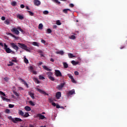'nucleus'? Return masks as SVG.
<instances>
[{
  "label": "nucleus",
  "instance_id": "34",
  "mask_svg": "<svg viewBox=\"0 0 127 127\" xmlns=\"http://www.w3.org/2000/svg\"><path fill=\"white\" fill-rule=\"evenodd\" d=\"M28 12H29V14L31 16H33V15H34V13L31 12V11H28Z\"/></svg>",
  "mask_w": 127,
  "mask_h": 127
},
{
  "label": "nucleus",
  "instance_id": "22",
  "mask_svg": "<svg viewBox=\"0 0 127 127\" xmlns=\"http://www.w3.org/2000/svg\"><path fill=\"white\" fill-rule=\"evenodd\" d=\"M68 10H69V11H71V10H70V9H64L63 10V12L66 14L68 12Z\"/></svg>",
  "mask_w": 127,
  "mask_h": 127
},
{
  "label": "nucleus",
  "instance_id": "6",
  "mask_svg": "<svg viewBox=\"0 0 127 127\" xmlns=\"http://www.w3.org/2000/svg\"><path fill=\"white\" fill-rule=\"evenodd\" d=\"M10 45L11 47H12L13 49H14V50H16V51H18V49H19L17 45L14 44V43H10Z\"/></svg>",
  "mask_w": 127,
  "mask_h": 127
},
{
  "label": "nucleus",
  "instance_id": "61",
  "mask_svg": "<svg viewBox=\"0 0 127 127\" xmlns=\"http://www.w3.org/2000/svg\"><path fill=\"white\" fill-rule=\"evenodd\" d=\"M6 24H9V21L8 20H5Z\"/></svg>",
  "mask_w": 127,
  "mask_h": 127
},
{
  "label": "nucleus",
  "instance_id": "60",
  "mask_svg": "<svg viewBox=\"0 0 127 127\" xmlns=\"http://www.w3.org/2000/svg\"><path fill=\"white\" fill-rule=\"evenodd\" d=\"M71 81L72 82V83H76V81L75 80L74 78L73 79H71Z\"/></svg>",
  "mask_w": 127,
  "mask_h": 127
},
{
  "label": "nucleus",
  "instance_id": "45",
  "mask_svg": "<svg viewBox=\"0 0 127 127\" xmlns=\"http://www.w3.org/2000/svg\"><path fill=\"white\" fill-rule=\"evenodd\" d=\"M8 107H9V108H14V105L9 104V105H8Z\"/></svg>",
  "mask_w": 127,
  "mask_h": 127
},
{
  "label": "nucleus",
  "instance_id": "44",
  "mask_svg": "<svg viewBox=\"0 0 127 127\" xmlns=\"http://www.w3.org/2000/svg\"><path fill=\"white\" fill-rule=\"evenodd\" d=\"M18 30H19V31H21L22 33H23V30H22V29L19 27H18Z\"/></svg>",
  "mask_w": 127,
  "mask_h": 127
},
{
  "label": "nucleus",
  "instance_id": "21",
  "mask_svg": "<svg viewBox=\"0 0 127 127\" xmlns=\"http://www.w3.org/2000/svg\"><path fill=\"white\" fill-rule=\"evenodd\" d=\"M32 44V45H34V46H37V47H39V44L36 42H33Z\"/></svg>",
  "mask_w": 127,
  "mask_h": 127
},
{
  "label": "nucleus",
  "instance_id": "55",
  "mask_svg": "<svg viewBox=\"0 0 127 127\" xmlns=\"http://www.w3.org/2000/svg\"><path fill=\"white\" fill-rule=\"evenodd\" d=\"M53 27L54 29H56V28H57V25H54L53 26Z\"/></svg>",
  "mask_w": 127,
  "mask_h": 127
},
{
  "label": "nucleus",
  "instance_id": "57",
  "mask_svg": "<svg viewBox=\"0 0 127 127\" xmlns=\"http://www.w3.org/2000/svg\"><path fill=\"white\" fill-rule=\"evenodd\" d=\"M1 20H5V17L2 16L1 18Z\"/></svg>",
  "mask_w": 127,
  "mask_h": 127
},
{
  "label": "nucleus",
  "instance_id": "37",
  "mask_svg": "<svg viewBox=\"0 0 127 127\" xmlns=\"http://www.w3.org/2000/svg\"><path fill=\"white\" fill-rule=\"evenodd\" d=\"M56 24H57V25H61V22H60V20H58L56 21Z\"/></svg>",
  "mask_w": 127,
  "mask_h": 127
},
{
  "label": "nucleus",
  "instance_id": "32",
  "mask_svg": "<svg viewBox=\"0 0 127 127\" xmlns=\"http://www.w3.org/2000/svg\"><path fill=\"white\" fill-rule=\"evenodd\" d=\"M43 27V25L42 24V23L39 24V27H38L39 29H42Z\"/></svg>",
  "mask_w": 127,
  "mask_h": 127
},
{
  "label": "nucleus",
  "instance_id": "13",
  "mask_svg": "<svg viewBox=\"0 0 127 127\" xmlns=\"http://www.w3.org/2000/svg\"><path fill=\"white\" fill-rule=\"evenodd\" d=\"M56 97L58 99H60V98H61V92H57V93L56 94Z\"/></svg>",
  "mask_w": 127,
  "mask_h": 127
},
{
  "label": "nucleus",
  "instance_id": "14",
  "mask_svg": "<svg viewBox=\"0 0 127 127\" xmlns=\"http://www.w3.org/2000/svg\"><path fill=\"white\" fill-rule=\"evenodd\" d=\"M19 80H20V81H21V82H23L24 85H25V86H26V87H27V88H28V84H27L26 81H25V80L22 79V78H20V79H19Z\"/></svg>",
  "mask_w": 127,
  "mask_h": 127
},
{
  "label": "nucleus",
  "instance_id": "7",
  "mask_svg": "<svg viewBox=\"0 0 127 127\" xmlns=\"http://www.w3.org/2000/svg\"><path fill=\"white\" fill-rule=\"evenodd\" d=\"M75 94V90L72 89L70 91H69L67 93H66V96L67 98H69L70 96H72V95H74Z\"/></svg>",
  "mask_w": 127,
  "mask_h": 127
},
{
  "label": "nucleus",
  "instance_id": "38",
  "mask_svg": "<svg viewBox=\"0 0 127 127\" xmlns=\"http://www.w3.org/2000/svg\"><path fill=\"white\" fill-rule=\"evenodd\" d=\"M24 61L26 64H28V60L26 58L24 57Z\"/></svg>",
  "mask_w": 127,
  "mask_h": 127
},
{
  "label": "nucleus",
  "instance_id": "62",
  "mask_svg": "<svg viewBox=\"0 0 127 127\" xmlns=\"http://www.w3.org/2000/svg\"><path fill=\"white\" fill-rule=\"evenodd\" d=\"M30 70H31V71H33V66H30Z\"/></svg>",
  "mask_w": 127,
  "mask_h": 127
},
{
  "label": "nucleus",
  "instance_id": "36",
  "mask_svg": "<svg viewBox=\"0 0 127 127\" xmlns=\"http://www.w3.org/2000/svg\"><path fill=\"white\" fill-rule=\"evenodd\" d=\"M13 94H14V95H15V96H16V97H19V94L17 92H16V91H13Z\"/></svg>",
  "mask_w": 127,
  "mask_h": 127
},
{
  "label": "nucleus",
  "instance_id": "63",
  "mask_svg": "<svg viewBox=\"0 0 127 127\" xmlns=\"http://www.w3.org/2000/svg\"><path fill=\"white\" fill-rule=\"evenodd\" d=\"M50 61H51V62H54V59H52V58H51Z\"/></svg>",
  "mask_w": 127,
  "mask_h": 127
},
{
  "label": "nucleus",
  "instance_id": "1",
  "mask_svg": "<svg viewBox=\"0 0 127 127\" xmlns=\"http://www.w3.org/2000/svg\"><path fill=\"white\" fill-rule=\"evenodd\" d=\"M0 46H1L2 47H4V50H5L6 53H11L12 52L13 54H15V52L12 51V50L10 49L9 48H8L7 45L5 43H4V44H3L2 43H0Z\"/></svg>",
  "mask_w": 127,
  "mask_h": 127
},
{
  "label": "nucleus",
  "instance_id": "12",
  "mask_svg": "<svg viewBox=\"0 0 127 127\" xmlns=\"http://www.w3.org/2000/svg\"><path fill=\"white\" fill-rule=\"evenodd\" d=\"M34 4L36 5V6H39L41 4V2L39 0H34Z\"/></svg>",
  "mask_w": 127,
  "mask_h": 127
},
{
  "label": "nucleus",
  "instance_id": "18",
  "mask_svg": "<svg viewBox=\"0 0 127 127\" xmlns=\"http://www.w3.org/2000/svg\"><path fill=\"white\" fill-rule=\"evenodd\" d=\"M7 35H10V36H12L13 38H15V39H17V37L15 36V35L10 33H7Z\"/></svg>",
  "mask_w": 127,
  "mask_h": 127
},
{
  "label": "nucleus",
  "instance_id": "28",
  "mask_svg": "<svg viewBox=\"0 0 127 127\" xmlns=\"http://www.w3.org/2000/svg\"><path fill=\"white\" fill-rule=\"evenodd\" d=\"M11 4L12 6H15V5H16V2L15 1H13L11 2Z\"/></svg>",
  "mask_w": 127,
  "mask_h": 127
},
{
  "label": "nucleus",
  "instance_id": "23",
  "mask_svg": "<svg viewBox=\"0 0 127 127\" xmlns=\"http://www.w3.org/2000/svg\"><path fill=\"white\" fill-rule=\"evenodd\" d=\"M23 117L24 118H28V117H29V114H28V113L27 112H25V114L24 113V115H23Z\"/></svg>",
  "mask_w": 127,
  "mask_h": 127
},
{
  "label": "nucleus",
  "instance_id": "52",
  "mask_svg": "<svg viewBox=\"0 0 127 127\" xmlns=\"http://www.w3.org/2000/svg\"><path fill=\"white\" fill-rule=\"evenodd\" d=\"M38 53H40L41 54H42V53H43V52L42 51H41V50H39L38 51Z\"/></svg>",
  "mask_w": 127,
  "mask_h": 127
},
{
  "label": "nucleus",
  "instance_id": "53",
  "mask_svg": "<svg viewBox=\"0 0 127 127\" xmlns=\"http://www.w3.org/2000/svg\"><path fill=\"white\" fill-rule=\"evenodd\" d=\"M41 42H42V43H43L44 44H45V43H46V41L44 40H42Z\"/></svg>",
  "mask_w": 127,
  "mask_h": 127
},
{
  "label": "nucleus",
  "instance_id": "9",
  "mask_svg": "<svg viewBox=\"0 0 127 127\" xmlns=\"http://www.w3.org/2000/svg\"><path fill=\"white\" fill-rule=\"evenodd\" d=\"M37 91H38V92H39V93H40L41 94H42V95H45V96H49V94H48V93H46V92H45V91L37 88H36Z\"/></svg>",
  "mask_w": 127,
  "mask_h": 127
},
{
  "label": "nucleus",
  "instance_id": "47",
  "mask_svg": "<svg viewBox=\"0 0 127 127\" xmlns=\"http://www.w3.org/2000/svg\"><path fill=\"white\" fill-rule=\"evenodd\" d=\"M9 64H8V66H12L13 65V63L11 62H9Z\"/></svg>",
  "mask_w": 127,
  "mask_h": 127
},
{
  "label": "nucleus",
  "instance_id": "54",
  "mask_svg": "<svg viewBox=\"0 0 127 127\" xmlns=\"http://www.w3.org/2000/svg\"><path fill=\"white\" fill-rule=\"evenodd\" d=\"M52 106H53L54 107H56L57 105L56 103H55V102H53L52 103Z\"/></svg>",
  "mask_w": 127,
  "mask_h": 127
},
{
  "label": "nucleus",
  "instance_id": "40",
  "mask_svg": "<svg viewBox=\"0 0 127 127\" xmlns=\"http://www.w3.org/2000/svg\"><path fill=\"white\" fill-rule=\"evenodd\" d=\"M43 14H48V13H49V11H48V10H45L43 12Z\"/></svg>",
  "mask_w": 127,
  "mask_h": 127
},
{
  "label": "nucleus",
  "instance_id": "3",
  "mask_svg": "<svg viewBox=\"0 0 127 127\" xmlns=\"http://www.w3.org/2000/svg\"><path fill=\"white\" fill-rule=\"evenodd\" d=\"M8 118L9 120H10L11 121H12L14 124H16L17 122H22V120L18 118H15V119H13L11 116H9L8 117Z\"/></svg>",
  "mask_w": 127,
  "mask_h": 127
},
{
  "label": "nucleus",
  "instance_id": "16",
  "mask_svg": "<svg viewBox=\"0 0 127 127\" xmlns=\"http://www.w3.org/2000/svg\"><path fill=\"white\" fill-rule=\"evenodd\" d=\"M56 54L63 56V55H64V51H58V52H56Z\"/></svg>",
  "mask_w": 127,
  "mask_h": 127
},
{
  "label": "nucleus",
  "instance_id": "19",
  "mask_svg": "<svg viewBox=\"0 0 127 127\" xmlns=\"http://www.w3.org/2000/svg\"><path fill=\"white\" fill-rule=\"evenodd\" d=\"M43 67L45 70H46V71H49V72H51V71H52L51 69L48 68L46 65L43 66Z\"/></svg>",
  "mask_w": 127,
  "mask_h": 127
},
{
  "label": "nucleus",
  "instance_id": "8",
  "mask_svg": "<svg viewBox=\"0 0 127 127\" xmlns=\"http://www.w3.org/2000/svg\"><path fill=\"white\" fill-rule=\"evenodd\" d=\"M65 82H64L63 83H61L60 85L57 86V89H58L60 91L61 90H62L64 86H65Z\"/></svg>",
  "mask_w": 127,
  "mask_h": 127
},
{
  "label": "nucleus",
  "instance_id": "2",
  "mask_svg": "<svg viewBox=\"0 0 127 127\" xmlns=\"http://www.w3.org/2000/svg\"><path fill=\"white\" fill-rule=\"evenodd\" d=\"M18 45H19V47H20L22 49H23V50H25L27 52H30V48L27 47V46L25 44L18 43Z\"/></svg>",
  "mask_w": 127,
  "mask_h": 127
},
{
  "label": "nucleus",
  "instance_id": "39",
  "mask_svg": "<svg viewBox=\"0 0 127 127\" xmlns=\"http://www.w3.org/2000/svg\"><path fill=\"white\" fill-rule=\"evenodd\" d=\"M47 33L50 34L52 32V30L50 28H48L47 30Z\"/></svg>",
  "mask_w": 127,
  "mask_h": 127
},
{
  "label": "nucleus",
  "instance_id": "24",
  "mask_svg": "<svg viewBox=\"0 0 127 127\" xmlns=\"http://www.w3.org/2000/svg\"><path fill=\"white\" fill-rule=\"evenodd\" d=\"M17 17L18 18H19V19H21V20H22L23 19V17L22 15H20V14H18L17 15Z\"/></svg>",
  "mask_w": 127,
  "mask_h": 127
},
{
  "label": "nucleus",
  "instance_id": "25",
  "mask_svg": "<svg viewBox=\"0 0 127 127\" xmlns=\"http://www.w3.org/2000/svg\"><path fill=\"white\" fill-rule=\"evenodd\" d=\"M69 39L74 40V39H76V36H75V35H71L69 37Z\"/></svg>",
  "mask_w": 127,
  "mask_h": 127
},
{
  "label": "nucleus",
  "instance_id": "49",
  "mask_svg": "<svg viewBox=\"0 0 127 127\" xmlns=\"http://www.w3.org/2000/svg\"><path fill=\"white\" fill-rule=\"evenodd\" d=\"M4 81H5V82H8L9 79H8V78H7V77H4Z\"/></svg>",
  "mask_w": 127,
  "mask_h": 127
},
{
  "label": "nucleus",
  "instance_id": "51",
  "mask_svg": "<svg viewBox=\"0 0 127 127\" xmlns=\"http://www.w3.org/2000/svg\"><path fill=\"white\" fill-rule=\"evenodd\" d=\"M69 5L70 7H74V4L73 3H70Z\"/></svg>",
  "mask_w": 127,
  "mask_h": 127
},
{
  "label": "nucleus",
  "instance_id": "15",
  "mask_svg": "<svg viewBox=\"0 0 127 127\" xmlns=\"http://www.w3.org/2000/svg\"><path fill=\"white\" fill-rule=\"evenodd\" d=\"M33 80L34 81L35 83H37V84H39L40 83L39 80H38V78L36 77H34L33 78Z\"/></svg>",
  "mask_w": 127,
  "mask_h": 127
},
{
  "label": "nucleus",
  "instance_id": "29",
  "mask_svg": "<svg viewBox=\"0 0 127 127\" xmlns=\"http://www.w3.org/2000/svg\"><path fill=\"white\" fill-rule=\"evenodd\" d=\"M39 79H40V80H44V79H45V77H44V76H42L41 75H39Z\"/></svg>",
  "mask_w": 127,
  "mask_h": 127
},
{
  "label": "nucleus",
  "instance_id": "17",
  "mask_svg": "<svg viewBox=\"0 0 127 127\" xmlns=\"http://www.w3.org/2000/svg\"><path fill=\"white\" fill-rule=\"evenodd\" d=\"M24 109L26 112H30L31 111V108L29 106H26Z\"/></svg>",
  "mask_w": 127,
  "mask_h": 127
},
{
  "label": "nucleus",
  "instance_id": "42",
  "mask_svg": "<svg viewBox=\"0 0 127 127\" xmlns=\"http://www.w3.org/2000/svg\"><path fill=\"white\" fill-rule=\"evenodd\" d=\"M68 56L69 58H73V57H75V56H73L72 54H68Z\"/></svg>",
  "mask_w": 127,
  "mask_h": 127
},
{
  "label": "nucleus",
  "instance_id": "10",
  "mask_svg": "<svg viewBox=\"0 0 127 127\" xmlns=\"http://www.w3.org/2000/svg\"><path fill=\"white\" fill-rule=\"evenodd\" d=\"M11 31L12 32H14V33L17 35H18V34H19V31H18V28H13L11 29Z\"/></svg>",
  "mask_w": 127,
  "mask_h": 127
},
{
  "label": "nucleus",
  "instance_id": "33",
  "mask_svg": "<svg viewBox=\"0 0 127 127\" xmlns=\"http://www.w3.org/2000/svg\"><path fill=\"white\" fill-rule=\"evenodd\" d=\"M2 99L3 101H6V102H9L10 100L9 99L6 98L5 97H2Z\"/></svg>",
  "mask_w": 127,
  "mask_h": 127
},
{
  "label": "nucleus",
  "instance_id": "31",
  "mask_svg": "<svg viewBox=\"0 0 127 127\" xmlns=\"http://www.w3.org/2000/svg\"><path fill=\"white\" fill-rule=\"evenodd\" d=\"M64 68H67L68 67V64L67 63H63Z\"/></svg>",
  "mask_w": 127,
  "mask_h": 127
},
{
  "label": "nucleus",
  "instance_id": "4",
  "mask_svg": "<svg viewBox=\"0 0 127 127\" xmlns=\"http://www.w3.org/2000/svg\"><path fill=\"white\" fill-rule=\"evenodd\" d=\"M47 75H48V77L49 79H50V80H51V81H55V78H54V77L52 76L53 75V73L50 71L48 72H47Z\"/></svg>",
  "mask_w": 127,
  "mask_h": 127
},
{
  "label": "nucleus",
  "instance_id": "58",
  "mask_svg": "<svg viewBox=\"0 0 127 127\" xmlns=\"http://www.w3.org/2000/svg\"><path fill=\"white\" fill-rule=\"evenodd\" d=\"M20 7H21V8H24L25 6H24V5L22 4L20 5Z\"/></svg>",
  "mask_w": 127,
  "mask_h": 127
},
{
  "label": "nucleus",
  "instance_id": "56",
  "mask_svg": "<svg viewBox=\"0 0 127 127\" xmlns=\"http://www.w3.org/2000/svg\"><path fill=\"white\" fill-rule=\"evenodd\" d=\"M69 78H70V79H71H71H73L74 77H73V76H72V75L69 74Z\"/></svg>",
  "mask_w": 127,
  "mask_h": 127
},
{
  "label": "nucleus",
  "instance_id": "5",
  "mask_svg": "<svg viewBox=\"0 0 127 127\" xmlns=\"http://www.w3.org/2000/svg\"><path fill=\"white\" fill-rule=\"evenodd\" d=\"M35 119H38L39 120H44V119H46L44 115H42L41 114H38L35 116Z\"/></svg>",
  "mask_w": 127,
  "mask_h": 127
},
{
  "label": "nucleus",
  "instance_id": "41",
  "mask_svg": "<svg viewBox=\"0 0 127 127\" xmlns=\"http://www.w3.org/2000/svg\"><path fill=\"white\" fill-rule=\"evenodd\" d=\"M5 113H6V114H10V110L9 109H6L5 110Z\"/></svg>",
  "mask_w": 127,
  "mask_h": 127
},
{
  "label": "nucleus",
  "instance_id": "11",
  "mask_svg": "<svg viewBox=\"0 0 127 127\" xmlns=\"http://www.w3.org/2000/svg\"><path fill=\"white\" fill-rule=\"evenodd\" d=\"M55 74L56 77H62V73L59 70H55Z\"/></svg>",
  "mask_w": 127,
  "mask_h": 127
},
{
  "label": "nucleus",
  "instance_id": "43",
  "mask_svg": "<svg viewBox=\"0 0 127 127\" xmlns=\"http://www.w3.org/2000/svg\"><path fill=\"white\" fill-rule=\"evenodd\" d=\"M49 101L50 103L53 102H54L53 98H52V97L51 98H49Z\"/></svg>",
  "mask_w": 127,
  "mask_h": 127
},
{
  "label": "nucleus",
  "instance_id": "26",
  "mask_svg": "<svg viewBox=\"0 0 127 127\" xmlns=\"http://www.w3.org/2000/svg\"><path fill=\"white\" fill-rule=\"evenodd\" d=\"M29 95H30V97L32 98V99H33V100H34V99H35L34 94L33 93L30 92L29 93Z\"/></svg>",
  "mask_w": 127,
  "mask_h": 127
},
{
  "label": "nucleus",
  "instance_id": "35",
  "mask_svg": "<svg viewBox=\"0 0 127 127\" xmlns=\"http://www.w3.org/2000/svg\"><path fill=\"white\" fill-rule=\"evenodd\" d=\"M54 2H56V3H58V4H60L61 2L59 1L58 0H52Z\"/></svg>",
  "mask_w": 127,
  "mask_h": 127
},
{
  "label": "nucleus",
  "instance_id": "27",
  "mask_svg": "<svg viewBox=\"0 0 127 127\" xmlns=\"http://www.w3.org/2000/svg\"><path fill=\"white\" fill-rule=\"evenodd\" d=\"M71 64H72L73 65H77V64H78V63L77 62H75V61H72L71 62Z\"/></svg>",
  "mask_w": 127,
  "mask_h": 127
},
{
  "label": "nucleus",
  "instance_id": "30",
  "mask_svg": "<svg viewBox=\"0 0 127 127\" xmlns=\"http://www.w3.org/2000/svg\"><path fill=\"white\" fill-rule=\"evenodd\" d=\"M29 103L30 105H31V106H32V107H34V106H35V104L34 103H33V102H32V101H29Z\"/></svg>",
  "mask_w": 127,
  "mask_h": 127
},
{
  "label": "nucleus",
  "instance_id": "48",
  "mask_svg": "<svg viewBox=\"0 0 127 127\" xmlns=\"http://www.w3.org/2000/svg\"><path fill=\"white\" fill-rule=\"evenodd\" d=\"M74 75H75L76 76H78L79 75V72H78L77 71H75L74 72Z\"/></svg>",
  "mask_w": 127,
  "mask_h": 127
},
{
  "label": "nucleus",
  "instance_id": "20",
  "mask_svg": "<svg viewBox=\"0 0 127 127\" xmlns=\"http://www.w3.org/2000/svg\"><path fill=\"white\" fill-rule=\"evenodd\" d=\"M18 114L19 115V116H21V117H23V115H24V113L22 110H19Z\"/></svg>",
  "mask_w": 127,
  "mask_h": 127
},
{
  "label": "nucleus",
  "instance_id": "46",
  "mask_svg": "<svg viewBox=\"0 0 127 127\" xmlns=\"http://www.w3.org/2000/svg\"><path fill=\"white\" fill-rule=\"evenodd\" d=\"M0 95H2L3 97H5V94H4L2 91H0Z\"/></svg>",
  "mask_w": 127,
  "mask_h": 127
},
{
  "label": "nucleus",
  "instance_id": "59",
  "mask_svg": "<svg viewBox=\"0 0 127 127\" xmlns=\"http://www.w3.org/2000/svg\"><path fill=\"white\" fill-rule=\"evenodd\" d=\"M56 107L57 109H60V106L59 105V104H57Z\"/></svg>",
  "mask_w": 127,
  "mask_h": 127
},
{
  "label": "nucleus",
  "instance_id": "50",
  "mask_svg": "<svg viewBox=\"0 0 127 127\" xmlns=\"http://www.w3.org/2000/svg\"><path fill=\"white\" fill-rule=\"evenodd\" d=\"M15 60H11V62H15V63H16V58H13Z\"/></svg>",
  "mask_w": 127,
  "mask_h": 127
},
{
  "label": "nucleus",
  "instance_id": "64",
  "mask_svg": "<svg viewBox=\"0 0 127 127\" xmlns=\"http://www.w3.org/2000/svg\"><path fill=\"white\" fill-rule=\"evenodd\" d=\"M125 46H122L121 47H120V49H124V48H125Z\"/></svg>",
  "mask_w": 127,
  "mask_h": 127
}]
</instances>
